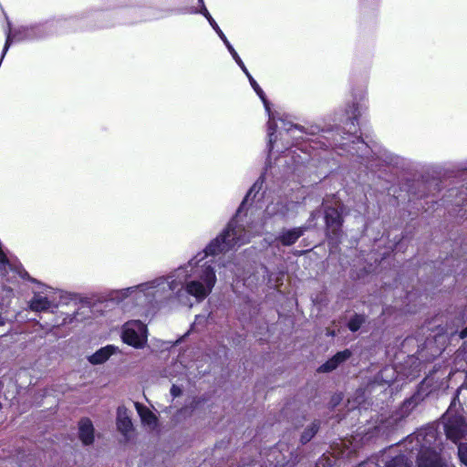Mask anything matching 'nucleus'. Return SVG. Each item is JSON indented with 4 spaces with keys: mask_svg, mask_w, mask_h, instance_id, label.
Returning a JSON list of instances; mask_svg holds the SVG:
<instances>
[{
    "mask_svg": "<svg viewBox=\"0 0 467 467\" xmlns=\"http://www.w3.org/2000/svg\"><path fill=\"white\" fill-rule=\"evenodd\" d=\"M241 69L243 70V72L246 75V77L249 78V76H251V74L249 73L248 69L246 68L245 65L241 67Z\"/></svg>",
    "mask_w": 467,
    "mask_h": 467,
    "instance_id": "nucleus-25",
    "label": "nucleus"
},
{
    "mask_svg": "<svg viewBox=\"0 0 467 467\" xmlns=\"http://www.w3.org/2000/svg\"><path fill=\"white\" fill-rule=\"evenodd\" d=\"M186 410H187V408H185L184 410H180V412H179V416H181V415H182L184 411H186Z\"/></svg>",
    "mask_w": 467,
    "mask_h": 467,
    "instance_id": "nucleus-29",
    "label": "nucleus"
},
{
    "mask_svg": "<svg viewBox=\"0 0 467 467\" xmlns=\"http://www.w3.org/2000/svg\"><path fill=\"white\" fill-rule=\"evenodd\" d=\"M444 431L449 440L457 443L467 436V423L463 417L455 414L451 406L443 415Z\"/></svg>",
    "mask_w": 467,
    "mask_h": 467,
    "instance_id": "nucleus-4",
    "label": "nucleus"
},
{
    "mask_svg": "<svg viewBox=\"0 0 467 467\" xmlns=\"http://www.w3.org/2000/svg\"><path fill=\"white\" fill-rule=\"evenodd\" d=\"M5 307H4L3 306H0V328H2L5 324V320L7 319V317L5 315ZM4 333V330L3 329H0V336Z\"/></svg>",
    "mask_w": 467,
    "mask_h": 467,
    "instance_id": "nucleus-20",
    "label": "nucleus"
},
{
    "mask_svg": "<svg viewBox=\"0 0 467 467\" xmlns=\"http://www.w3.org/2000/svg\"><path fill=\"white\" fill-rule=\"evenodd\" d=\"M230 54L232 55L233 58L236 60L239 57L234 47L231 45V43H227V46H225Z\"/></svg>",
    "mask_w": 467,
    "mask_h": 467,
    "instance_id": "nucleus-21",
    "label": "nucleus"
},
{
    "mask_svg": "<svg viewBox=\"0 0 467 467\" xmlns=\"http://www.w3.org/2000/svg\"><path fill=\"white\" fill-rule=\"evenodd\" d=\"M281 124H282V127L281 129L286 133V134H290L292 136H296V133H301L302 130L297 127V126H295L293 124H291L290 122H286L285 119H279Z\"/></svg>",
    "mask_w": 467,
    "mask_h": 467,
    "instance_id": "nucleus-16",
    "label": "nucleus"
},
{
    "mask_svg": "<svg viewBox=\"0 0 467 467\" xmlns=\"http://www.w3.org/2000/svg\"><path fill=\"white\" fill-rule=\"evenodd\" d=\"M368 109V99L365 92L353 95L351 102L345 109L335 112L332 120L334 122L343 123L348 127V138L342 136L338 129L336 131L328 129H320L318 126L311 127L310 133L316 134L322 132V137L328 141L330 146H337L346 149L352 155L359 157H367L370 151L369 146L355 133L358 130V119Z\"/></svg>",
    "mask_w": 467,
    "mask_h": 467,
    "instance_id": "nucleus-2",
    "label": "nucleus"
},
{
    "mask_svg": "<svg viewBox=\"0 0 467 467\" xmlns=\"http://www.w3.org/2000/svg\"><path fill=\"white\" fill-rule=\"evenodd\" d=\"M260 189L259 182L254 183L239 207L235 218L241 216L252 194L255 192L254 199ZM263 229V222H252L247 228H244L237 223V219H234L223 233L213 240L203 251L197 253L186 264L168 275L113 291L111 297L118 301L129 300L139 308L138 313L145 317L159 308L171 296V293L177 299L191 296L201 302L212 293L216 284L215 257L245 244L253 234H260Z\"/></svg>",
    "mask_w": 467,
    "mask_h": 467,
    "instance_id": "nucleus-1",
    "label": "nucleus"
},
{
    "mask_svg": "<svg viewBox=\"0 0 467 467\" xmlns=\"http://www.w3.org/2000/svg\"><path fill=\"white\" fill-rule=\"evenodd\" d=\"M248 79H249V82H250L252 88H254L255 93L259 96L261 100L263 101L265 111L267 112L268 117H269L267 135H268V148H269V151L271 152L274 148V142L276 140V138H277L275 135L276 132L275 117V114L271 112L270 107H269V102L267 101L263 89L258 85V83L254 80V78L252 76H249Z\"/></svg>",
    "mask_w": 467,
    "mask_h": 467,
    "instance_id": "nucleus-5",
    "label": "nucleus"
},
{
    "mask_svg": "<svg viewBox=\"0 0 467 467\" xmlns=\"http://www.w3.org/2000/svg\"><path fill=\"white\" fill-rule=\"evenodd\" d=\"M182 393V389L176 385H172L171 389V394L173 398L179 397Z\"/></svg>",
    "mask_w": 467,
    "mask_h": 467,
    "instance_id": "nucleus-22",
    "label": "nucleus"
},
{
    "mask_svg": "<svg viewBox=\"0 0 467 467\" xmlns=\"http://www.w3.org/2000/svg\"><path fill=\"white\" fill-rule=\"evenodd\" d=\"M234 61L237 63V65H238L240 67H242L243 66H244V64L243 60L241 59V57H238V58H237L236 60H234Z\"/></svg>",
    "mask_w": 467,
    "mask_h": 467,
    "instance_id": "nucleus-27",
    "label": "nucleus"
},
{
    "mask_svg": "<svg viewBox=\"0 0 467 467\" xmlns=\"http://www.w3.org/2000/svg\"><path fill=\"white\" fill-rule=\"evenodd\" d=\"M385 467H410V464L404 455H399L387 462Z\"/></svg>",
    "mask_w": 467,
    "mask_h": 467,
    "instance_id": "nucleus-15",
    "label": "nucleus"
},
{
    "mask_svg": "<svg viewBox=\"0 0 467 467\" xmlns=\"http://www.w3.org/2000/svg\"><path fill=\"white\" fill-rule=\"evenodd\" d=\"M117 427L118 430L126 437L132 431V422L124 407H119L117 411Z\"/></svg>",
    "mask_w": 467,
    "mask_h": 467,
    "instance_id": "nucleus-10",
    "label": "nucleus"
},
{
    "mask_svg": "<svg viewBox=\"0 0 467 467\" xmlns=\"http://www.w3.org/2000/svg\"><path fill=\"white\" fill-rule=\"evenodd\" d=\"M279 135H281V136L284 135L282 130H280Z\"/></svg>",
    "mask_w": 467,
    "mask_h": 467,
    "instance_id": "nucleus-32",
    "label": "nucleus"
},
{
    "mask_svg": "<svg viewBox=\"0 0 467 467\" xmlns=\"http://www.w3.org/2000/svg\"><path fill=\"white\" fill-rule=\"evenodd\" d=\"M223 267H230V266H231V265H230V263H227V265H226V264H223Z\"/></svg>",
    "mask_w": 467,
    "mask_h": 467,
    "instance_id": "nucleus-30",
    "label": "nucleus"
},
{
    "mask_svg": "<svg viewBox=\"0 0 467 467\" xmlns=\"http://www.w3.org/2000/svg\"><path fill=\"white\" fill-rule=\"evenodd\" d=\"M122 341L134 348H143L148 341L147 326L140 320H130L122 326Z\"/></svg>",
    "mask_w": 467,
    "mask_h": 467,
    "instance_id": "nucleus-3",
    "label": "nucleus"
},
{
    "mask_svg": "<svg viewBox=\"0 0 467 467\" xmlns=\"http://www.w3.org/2000/svg\"><path fill=\"white\" fill-rule=\"evenodd\" d=\"M290 206L296 207V203L291 202V203H284L280 200H276L275 202H272L269 203L265 210V217H289L290 216Z\"/></svg>",
    "mask_w": 467,
    "mask_h": 467,
    "instance_id": "nucleus-6",
    "label": "nucleus"
},
{
    "mask_svg": "<svg viewBox=\"0 0 467 467\" xmlns=\"http://www.w3.org/2000/svg\"><path fill=\"white\" fill-rule=\"evenodd\" d=\"M79 439L85 445L91 444L94 441V428L89 419H82L78 423Z\"/></svg>",
    "mask_w": 467,
    "mask_h": 467,
    "instance_id": "nucleus-11",
    "label": "nucleus"
},
{
    "mask_svg": "<svg viewBox=\"0 0 467 467\" xmlns=\"http://www.w3.org/2000/svg\"><path fill=\"white\" fill-rule=\"evenodd\" d=\"M460 336H461L462 338L467 337V327L464 329L462 330Z\"/></svg>",
    "mask_w": 467,
    "mask_h": 467,
    "instance_id": "nucleus-26",
    "label": "nucleus"
},
{
    "mask_svg": "<svg viewBox=\"0 0 467 467\" xmlns=\"http://www.w3.org/2000/svg\"><path fill=\"white\" fill-rule=\"evenodd\" d=\"M458 456L461 462L467 466V443L459 444Z\"/></svg>",
    "mask_w": 467,
    "mask_h": 467,
    "instance_id": "nucleus-19",
    "label": "nucleus"
},
{
    "mask_svg": "<svg viewBox=\"0 0 467 467\" xmlns=\"http://www.w3.org/2000/svg\"><path fill=\"white\" fill-rule=\"evenodd\" d=\"M205 321H206V317L205 316H197L196 319H195V322L193 324V327L197 326L198 324L204 323Z\"/></svg>",
    "mask_w": 467,
    "mask_h": 467,
    "instance_id": "nucleus-24",
    "label": "nucleus"
},
{
    "mask_svg": "<svg viewBox=\"0 0 467 467\" xmlns=\"http://www.w3.org/2000/svg\"><path fill=\"white\" fill-rule=\"evenodd\" d=\"M119 350L118 347L108 345L99 348L93 355L88 357V361L91 364L99 365L107 361L113 354Z\"/></svg>",
    "mask_w": 467,
    "mask_h": 467,
    "instance_id": "nucleus-12",
    "label": "nucleus"
},
{
    "mask_svg": "<svg viewBox=\"0 0 467 467\" xmlns=\"http://www.w3.org/2000/svg\"><path fill=\"white\" fill-rule=\"evenodd\" d=\"M352 353L349 349L337 352L326 363L318 368L319 372H330L336 369L341 363L345 362L351 357Z\"/></svg>",
    "mask_w": 467,
    "mask_h": 467,
    "instance_id": "nucleus-7",
    "label": "nucleus"
},
{
    "mask_svg": "<svg viewBox=\"0 0 467 467\" xmlns=\"http://www.w3.org/2000/svg\"><path fill=\"white\" fill-rule=\"evenodd\" d=\"M198 2H199V4H200V5H201V7H200V8H202V5H204L203 0H198Z\"/></svg>",
    "mask_w": 467,
    "mask_h": 467,
    "instance_id": "nucleus-28",
    "label": "nucleus"
},
{
    "mask_svg": "<svg viewBox=\"0 0 467 467\" xmlns=\"http://www.w3.org/2000/svg\"><path fill=\"white\" fill-rule=\"evenodd\" d=\"M193 404H194V401H192V404H191V410H192L194 409Z\"/></svg>",
    "mask_w": 467,
    "mask_h": 467,
    "instance_id": "nucleus-31",
    "label": "nucleus"
},
{
    "mask_svg": "<svg viewBox=\"0 0 467 467\" xmlns=\"http://www.w3.org/2000/svg\"><path fill=\"white\" fill-rule=\"evenodd\" d=\"M325 218L328 234L332 233L337 235L342 223L341 213L336 208H327L325 211Z\"/></svg>",
    "mask_w": 467,
    "mask_h": 467,
    "instance_id": "nucleus-9",
    "label": "nucleus"
},
{
    "mask_svg": "<svg viewBox=\"0 0 467 467\" xmlns=\"http://www.w3.org/2000/svg\"><path fill=\"white\" fill-rule=\"evenodd\" d=\"M306 227H296L292 229H284L276 240L283 245L289 246L294 244L305 233Z\"/></svg>",
    "mask_w": 467,
    "mask_h": 467,
    "instance_id": "nucleus-8",
    "label": "nucleus"
},
{
    "mask_svg": "<svg viewBox=\"0 0 467 467\" xmlns=\"http://www.w3.org/2000/svg\"><path fill=\"white\" fill-rule=\"evenodd\" d=\"M135 408L137 410L138 414L140 415L142 423L147 426L149 429L153 430L157 427L158 420L155 414L147 407L140 404L139 402L135 403Z\"/></svg>",
    "mask_w": 467,
    "mask_h": 467,
    "instance_id": "nucleus-13",
    "label": "nucleus"
},
{
    "mask_svg": "<svg viewBox=\"0 0 467 467\" xmlns=\"http://www.w3.org/2000/svg\"><path fill=\"white\" fill-rule=\"evenodd\" d=\"M363 322L364 318L361 316L356 315L348 321V328L355 332L359 329Z\"/></svg>",
    "mask_w": 467,
    "mask_h": 467,
    "instance_id": "nucleus-17",
    "label": "nucleus"
},
{
    "mask_svg": "<svg viewBox=\"0 0 467 467\" xmlns=\"http://www.w3.org/2000/svg\"><path fill=\"white\" fill-rule=\"evenodd\" d=\"M317 425L316 423H313L309 429H307L301 436V441L303 443H306L311 440V438L316 434L317 431Z\"/></svg>",
    "mask_w": 467,
    "mask_h": 467,
    "instance_id": "nucleus-18",
    "label": "nucleus"
},
{
    "mask_svg": "<svg viewBox=\"0 0 467 467\" xmlns=\"http://www.w3.org/2000/svg\"><path fill=\"white\" fill-rule=\"evenodd\" d=\"M215 32L218 35V36L222 39V41L223 42V44L225 46H227V43H230L228 41L226 36L224 35V33L221 30V28H218Z\"/></svg>",
    "mask_w": 467,
    "mask_h": 467,
    "instance_id": "nucleus-23",
    "label": "nucleus"
},
{
    "mask_svg": "<svg viewBox=\"0 0 467 467\" xmlns=\"http://www.w3.org/2000/svg\"><path fill=\"white\" fill-rule=\"evenodd\" d=\"M190 14H201L202 15L207 21L209 22L210 26L213 27L214 31H216L219 27L218 24L215 22V20L213 18L209 11L207 10L205 5H202V7L200 9L192 8L188 11Z\"/></svg>",
    "mask_w": 467,
    "mask_h": 467,
    "instance_id": "nucleus-14",
    "label": "nucleus"
}]
</instances>
